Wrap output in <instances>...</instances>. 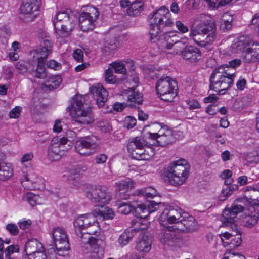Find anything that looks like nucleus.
I'll return each mask as SVG.
<instances>
[{
    "mask_svg": "<svg viewBox=\"0 0 259 259\" xmlns=\"http://www.w3.org/2000/svg\"><path fill=\"white\" fill-rule=\"evenodd\" d=\"M45 59H35L33 57L30 73L34 77L41 79H44L46 77L47 73L45 68Z\"/></svg>",
    "mask_w": 259,
    "mask_h": 259,
    "instance_id": "393cba45",
    "label": "nucleus"
},
{
    "mask_svg": "<svg viewBox=\"0 0 259 259\" xmlns=\"http://www.w3.org/2000/svg\"><path fill=\"white\" fill-rule=\"evenodd\" d=\"M134 183L130 178H125L115 183L116 200H127L130 195L128 193V189L134 187Z\"/></svg>",
    "mask_w": 259,
    "mask_h": 259,
    "instance_id": "f3484780",
    "label": "nucleus"
},
{
    "mask_svg": "<svg viewBox=\"0 0 259 259\" xmlns=\"http://www.w3.org/2000/svg\"><path fill=\"white\" fill-rule=\"evenodd\" d=\"M258 220L257 215H248L244 219V226L248 228H252L256 224Z\"/></svg>",
    "mask_w": 259,
    "mask_h": 259,
    "instance_id": "8fccbe9b",
    "label": "nucleus"
},
{
    "mask_svg": "<svg viewBox=\"0 0 259 259\" xmlns=\"http://www.w3.org/2000/svg\"><path fill=\"white\" fill-rule=\"evenodd\" d=\"M137 231L135 229L125 230L118 239V242L120 246H124L127 245L136 234Z\"/></svg>",
    "mask_w": 259,
    "mask_h": 259,
    "instance_id": "c9c22d12",
    "label": "nucleus"
},
{
    "mask_svg": "<svg viewBox=\"0 0 259 259\" xmlns=\"http://www.w3.org/2000/svg\"><path fill=\"white\" fill-rule=\"evenodd\" d=\"M246 63L257 62L259 61V43L252 39V41L245 51L243 58Z\"/></svg>",
    "mask_w": 259,
    "mask_h": 259,
    "instance_id": "b1692460",
    "label": "nucleus"
},
{
    "mask_svg": "<svg viewBox=\"0 0 259 259\" xmlns=\"http://www.w3.org/2000/svg\"><path fill=\"white\" fill-rule=\"evenodd\" d=\"M243 209L244 207L241 205L233 203L230 208H226L223 211L221 221L224 226H230L235 234H240L235 222L237 215L243 211Z\"/></svg>",
    "mask_w": 259,
    "mask_h": 259,
    "instance_id": "f8f14e48",
    "label": "nucleus"
},
{
    "mask_svg": "<svg viewBox=\"0 0 259 259\" xmlns=\"http://www.w3.org/2000/svg\"><path fill=\"white\" fill-rule=\"evenodd\" d=\"M131 157L138 160H148L153 156L151 149L145 147H139L135 151L129 153Z\"/></svg>",
    "mask_w": 259,
    "mask_h": 259,
    "instance_id": "c756f323",
    "label": "nucleus"
},
{
    "mask_svg": "<svg viewBox=\"0 0 259 259\" xmlns=\"http://www.w3.org/2000/svg\"><path fill=\"white\" fill-rule=\"evenodd\" d=\"M252 39L249 37L241 36L234 40L229 48L231 53L242 52L245 54V51L249 47Z\"/></svg>",
    "mask_w": 259,
    "mask_h": 259,
    "instance_id": "4be33fe9",
    "label": "nucleus"
},
{
    "mask_svg": "<svg viewBox=\"0 0 259 259\" xmlns=\"http://www.w3.org/2000/svg\"><path fill=\"white\" fill-rule=\"evenodd\" d=\"M51 84L48 85L50 89L57 88L62 82V79L60 76H57L51 79Z\"/></svg>",
    "mask_w": 259,
    "mask_h": 259,
    "instance_id": "680f3d73",
    "label": "nucleus"
},
{
    "mask_svg": "<svg viewBox=\"0 0 259 259\" xmlns=\"http://www.w3.org/2000/svg\"><path fill=\"white\" fill-rule=\"evenodd\" d=\"M178 84L174 78L163 75L156 83V91L158 97L166 102H172L178 95Z\"/></svg>",
    "mask_w": 259,
    "mask_h": 259,
    "instance_id": "423d86ee",
    "label": "nucleus"
},
{
    "mask_svg": "<svg viewBox=\"0 0 259 259\" xmlns=\"http://www.w3.org/2000/svg\"><path fill=\"white\" fill-rule=\"evenodd\" d=\"M174 22L170 19L169 10L163 6L154 11L150 19V40L152 42L159 39V35L162 32L166 33L167 28L171 27Z\"/></svg>",
    "mask_w": 259,
    "mask_h": 259,
    "instance_id": "f03ea898",
    "label": "nucleus"
},
{
    "mask_svg": "<svg viewBox=\"0 0 259 259\" xmlns=\"http://www.w3.org/2000/svg\"><path fill=\"white\" fill-rule=\"evenodd\" d=\"M15 68L20 74H24L28 70L30 73L32 68V63L29 64V67H27L26 62L23 61H19L16 64Z\"/></svg>",
    "mask_w": 259,
    "mask_h": 259,
    "instance_id": "49530a36",
    "label": "nucleus"
},
{
    "mask_svg": "<svg viewBox=\"0 0 259 259\" xmlns=\"http://www.w3.org/2000/svg\"><path fill=\"white\" fill-rule=\"evenodd\" d=\"M105 80L107 83L115 84L117 82L116 76L113 75V70L110 67L105 71Z\"/></svg>",
    "mask_w": 259,
    "mask_h": 259,
    "instance_id": "09e8293b",
    "label": "nucleus"
},
{
    "mask_svg": "<svg viewBox=\"0 0 259 259\" xmlns=\"http://www.w3.org/2000/svg\"><path fill=\"white\" fill-rule=\"evenodd\" d=\"M117 48V45L116 43H110L108 42H106L105 44V46L104 48V50L105 51L106 53H111L113 51H114Z\"/></svg>",
    "mask_w": 259,
    "mask_h": 259,
    "instance_id": "774afa93",
    "label": "nucleus"
},
{
    "mask_svg": "<svg viewBox=\"0 0 259 259\" xmlns=\"http://www.w3.org/2000/svg\"><path fill=\"white\" fill-rule=\"evenodd\" d=\"M232 0H206L210 7L212 8H218L220 6H224L228 4Z\"/></svg>",
    "mask_w": 259,
    "mask_h": 259,
    "instance_id": "3c124183",
    "label": "nucleus"
},
{
    "mask_svg": "<svg viewBox=\"0 0 259 259\" xmlns=\"http://www.w3.org/2000/svg\"><path fill=\"white\" fill-rule=\"evenodd\" d=\"M135 214L137 218L145 219L149 215V211L147 210V205L145 204H137L135 207Z\"/></svg>",
    "mask_w": 259,
    "mask_h": 259,
    "instance_id": "ea45409f",
    "label": "nucleus"
},
{
    "mask_svg": "<svg viewBox=\"0 0 259 259\" xmlns=\"http://www.w3.org/2000/svg\"><path fill=\"white\" fill-rule=\"evenodd\" d=\"M125 93L128 94V106L132 108H136L142 104V96L139 91H136V88L132 87L125 90Z\"/></svg>",
    "mask_w": 259,
    "mask_h": 259,
    "instance_id": "a878e982",
    "label": "nucleus"
},
{
    "mask_svg": "<svg viewBox=\"0 0 259 259\" xmlns=\"http://www.w3.org/2000/svg\"><path fill=\"white\" fill-rule=\"evenodd\" d=\"M183 210L178 207H169L165 208L159 217V222L163 226H167L169 224H176L180 222L183 215Z\"/></svg>",
    "mask_w": 259,
    "mask_h": 259,
    "instance_id": "4468645a",
    "label": "nucleus"
},
{
    "mask_svg": "<svg viewBox=\"0 0 259 259\" xmlns=\"http://www.w3.org/2000/svg\"><path fill=\"white\" fill-rule=\"evenodd\" d=\"M86 232H83L84 236H90V235H97L100 232V227L98 222H96L89 226L86 229Z\"/></svg>",
    "mask_w": 259,
    "mask_h": 259,
    "instance_id": "a18cd8bd",
    "label": "nucleus"
},
{
    "mask_svg": "<svg viewBox=\"0 0 259 259\" xmlns=\"http://www.w3.org/2000/svg\"><path fill=\"white\" fill-rule=\"evenodd\" d=\"M232 18L228 14H224L222 19L220 29L223 32L229 30L232 28Z\"/></svg>",
    "mask_w": 259,
    "mask_h": 259,
    "instance_id": "37998d69",
    "label": "nucleus"
},
{
    "mask_svg": "<svg viewBox=\"0 0 259 259\" xmlns=\"http://www.w3.org/2000/svg\"><path fill=\"white\" fill-rule=\"evenodd\" d=\"M98 127L104 133H107L112 130V126L107 121H100L98 122Z\"/></svg>",
    "mask_w": 259,
    "mask_h": 259,
    "instance_id": "603ef678",
    "label": "nucleus"
},
{
    "mask_svg": "<svg viewBox=\"0 0 259 259\" xmlns=\"http://www.w3.org/2000/svg\"><path fill=\"white\" fill-rule=\"evenodd\" d=\"M90 91L93 97L96 101L98 106L100 107L103 106L107 100L108 96V92L100 84L92 85Z\"/></svg>",
    "mask_w": 259,
    "mask_h": 259,
    "instance_id": "412c9836",
    "label": "nucleus"
},
{
    "mask_svg": "<svg viewBox=\"0 0 259 259\" xmlns=\"http://www.w3.org/2000/svg\"><path fill=\"white\" fill-rule=\"evenodd\" d=\"M242 242L241 236L240 234H234V237L230 239V241H227V244H230L233 247H238L239 246Z\"/></svg>",
    "mask_w": 259,
    "mask_h": 259,
    "instance_id": "6e6d98bb",
    "label": "nucleus"
},
{
    "mask_svg": "<svg viewBox=\"0 0 259 259\" xmlns=\"http://www.w3.org/2000/svg\"><path fill=\"white\" fill-rule=\"evenodd\" d=\"M99 12L94 6L88 7L85 11L82 12L78 19L79 25L83 31L92 30L94 28L95 21L98 18Z\"/></svg>",
    "mask_w": 259,
    "mask_h": 259,
    "instance_id": "ddd939ff",
    "label": "nucleus"
},
{
    "mask_svg": "<svg viewBox=\"0 0 259 259\" xmlns=\"http://www.w3.org/2000/svg\"><path fill=\"white\" fill-rule=\"evenodd\" d=\"M200 22L190 30V37L200 46L211 45L216 38V24L210 16L200 14L196 18Z\"/></svg>",
    "mask_w": 259,
    "mask_h": 259,
    "instance_id": "f257e3e1",
    "label": "nucleus"
},
{
    "mask_svg": "<svg viewBox=\"0 0 259 259\" xmlns=\"http://www.w3.org/2000/svg\"><path fill=\"white\" fill-rule=\"evenodd\" d=\"M68 181L75 188L78 189L81 187L83 185V182L81 180V175L79 167L71 171Z\"/></svg>",
    "mask_w": 259,
    "mask_h": 259,
    "instance_id": "473e14b6",
    "label": "nucleus"
},
{
    "mask_svg": "<svg viewBox=\"0 0 259 259\" xmlns=\"http://www.w3.org/2000/svg\"><path fill=\"white\" fill-rule=\"evenodd\" d=\"M161 203H157L154 201H149L147 205V210L149 211V214L158 209Z\"/></svg>",
    "mask_w": 259,
    "mask_h": 259,
    "instance_id": "4d7b16f0",
    "label": "nucleus"
},
{
    "mask_svg": "<svg viewBox=\"0 0 259 259\" xmlns=\"http://www.w3.org/2000/svg\"><path fill=\"white\" fill-rule=\"evenodd\" d=\"M244 198L247 202L255 207L259 206V190L252 186L245 188Z\"/></svg>",
    "mask_w": 259,
    "mask_h": 259,
    "instance_id": "bb28decb",
    "label": "nucleus"
},
{
    "mask_svg": "<svg viewBox=\"0 0 259 259\" xmlns=\"http://www.w3.org/2000/svg\"><path fill=\"white\" fill-rule=\"evenodd\" d=\"M197 224L194 217L184 212L182 218L176 228L177 230L183 232H192L197 229Z\"/></svg>",
    "mask_w": 259,
    "mask_h": 259,
    "instance_id": "aec40b11",
    "label": "nucleus"
},
{
    "mask_svg": "<svg viewBox=\"0 0 259 259\" xmlns=\"http://www.w3.org/2000/svg\"><path fill=\"white\" fill-rule=\"evenodd\" d=\"M226 65L215 68L209 77V89L224 94L233 84L235 73Z\"/></svg>",
    "mask_w": 259,
    "mask_h": 259,
    "instance_id": "7ed1b4c3",
    "label": "nucleus"
},
{
    "mask_svg": "<svg viewBox=\"0 0 259 259\" xmlns=\"http://www.w3.org/2000/svg\"><path fill=\"white\" fill-rule=\"evenodd\" d=\"M23 199L26 201L31 206H34L40 203V197L31 192L26 193L23 196Z\"/></svg>",
    "mask_w": 259,
    "mask_h": 259,
    "instance_id": "79ce46f5",
    "label": "nucleus"
},
{
    "mask_svg": "<svg viewBox=\"0 0 259 259\" xmlns=\"http://www.w3.org/2000/svg\"><path fill=\"white\" fill-rule=\"evenodd\" d=\"M99 148L98 139L94 135L80 138L75 143L76 152L80 155L89 156Z\"/></svg>",
    "mask_w": 259,
    "mask_h": 259,
    "instance_id": "9b49d317",
    "label": "nucleus"
},
{
    "mask_svg": "<svg viewBox=\"0 0 259 259\" xmlns=\"http://www.w3.org/2000/svg\"><path fill=\"white\" fill-rule=\"evenodd\" d=\"M38 247H41V244L36 239H32L28 241L25 246V251L26 252V256L31 255L33 254L35 255V258L38 255V253H42L39 251Z\"/></svg>",
    "mask_w": 259,
    "mask_h": 259,
    "instance_id": "2f4dec72",
    "label": "nucleus"
},
{
    "mask_svg": "<svg viewBox=\"0 0 259 259\" xmlns=\"http://www.w3.org/2000/svg\"><path fill=\"white\" fill-rule=\"evenodd\" d=\"M116 73L125 74L126 69L125 64L122 62H113L110 64V67Z\"/></svg>",
    "mask_w": 259,
    "mask_h": 259,
    "instance_id": "de8ad7c7",
    "label": "nucleus"
},
{
    "mask_svg": "<svg viewBox=\"0 0 259 259\" xmlns=\"http://www.w3.org/2000/svg\"><path fill=\"white\" fill-rule=\"evenodd\" d=\"M70 148V145L67 144V139L54 137L48 148V157L52 161L58 160Z\"/></svg>",
    "mask_w": 259,
    "mask_h": 259,
    "instance_id": "6e6552de",
    "label": "nucleus"
},
{
    "mask_svg": "<svg viewBox=\"0 0 259 259\" xmlns=\"http://www.w3.org/2000/svg\"><path fill=\"white\" fill-rule=\"evenodd\" d=\"M84 98L81 95H76L70 100L68 107L73 120L83 125L90 124L94 121L91 109L84 106Z\"/></svg>",
    "mask_w": 259,
    "mask_h": 259,
    "instance_id": "39448f33",
    "label": "nucleus"
},
{
    "mask_svg": "<svg viewBox=\"0 0 259 259\" xmlns=\"http://www.w3.org/2000/svg\"><path fill=\"white\" fill-rule=\"evenodd\" d=\"M177 29L182 33L188 32L189 28L187 25H184L181 21H177L176 24Z\"/></svg>",
    "mask_w": 259,
    "mask_h": 259,
    "instance_id": "338daca9",
    "label": "nucleus"
},
{
    "mask_svg": "<svg viewBox=\"0 0 259 259\" xmlns=\"http://www.w3.org/2000/svg\"><path fill=\"white\" fill-rule=\"evenodd\" d=\"M78 237L83 243L88 244L91 248L93 249L92 257H97V259H101L103 257V250L102 248L99 247L100 244L99 243V240L98 239L90 236H84L83 235H80Z\"/></svg>",
    "mask_w": 259,
    "mask_h": 259,
    "instance_id": "6ab92c4d",
    "label": "nucleus"
},
{
    "mask_svg": "<svg viewBox=\"0 0 259 259\" xmlns=\"http://www.w3.org/2000/svg\"><path fill=\"white\" fill-rule=\"evenodd\" d=\"M96 215L93 213L85 214L79 216L74 221V226L75 231L78 236L83 235V230L95 223L96 219Z\"/></svg>",
    "mask_w": 259,
    "mask_h": 259,
    "instance_id": "dca6fc26",
    "label": "nucleus"
},
{
    "mask_svg": "<svg viewBox=\"0 0 259 259\" xmlns=\"http://www.w3.org/2000/svg\"><path fill=\"white\" fill-rule=\"evenodd\" d=\"M83 189L85 196L92 202L104 204L111 199V193L105 186L87 184L84 185Z\"/></svg>",
    "mask_w": 259,
    "mask_h": 259,
    "instance_id": "0eeeda50",
    "label": "nucleus"
},
{
    "mask_svg": "<svg viewBox=\"0 0 259 259\" xmlns=\"http://www.w3.org/2000/svg\"><path fill=\"white\" fill-rule=\"evenodd\" d=\"M121 200H117L116 202L118 212L123 214H127L130 213L133 210V207L130 203L121 202Z\"/></svg>",
    "mask_w": 259,
    "mask_h": 259,
    "instance_id": "a19ab883",
    "label": "nucleus"
},
{
    "mask_svg": "<svg viewBox=\"0 0 259 259\" xmlns=\"http://www.w3.org/2000/svg\"><path fill=\"white\" fill-rule=\"evenodd\" d=\"M57 253L62 256H68L70 249L68 239L66 232L60 227L55 228L52 233Z\"/></svg>",
    "mask_w": 259,
    "mask_h": 259,
    "instance_id": "1a4fd4ad",
    "label": "nucleus"
},
{
    "mask_svg": "<svg viewBox=\"0 0 259 259\" xmlns=\"http://www.w3.org/2000/svg\"><path fill=\"white\" fill-rule=\"evenodd\" d=\"M231 189L229 186H226V187L222 190L221 194L219 196V199L220 201L225 200L230 195Z\"/></svg>",
    "mask_w": 259,
    "mask_h": 259,
    "instance_id": "13d9d810",
    "label": "nucleus"
},
{
    "mask_svg": "<svg viewBox=\"0 0 259 259\" xmlns=\"http://www.w3.org/2000/svg\"><path fill=\"white\" fill-rule=\"evenodd\" d=\"M94 215L97 217L102 218L103 219H111L115 215L113 210L108 207H103L102 205L100 207H96L94 210Z\"/></svg>",
    "mask_w": 259,
    "mask_h": 259,
    "instance_id": "f704fd0d",
    "label": "nucleus"
},
{
    "mask_svg": "<svg viewBox=\"0 0 259 259\" xmlns=\"http://www.w3.org/2000/svg\"><path fill=\"white\" fill-rule=\"evenodd\" d=\"M223 259H245V257L240 254H235L229 252L225 253Z\"/></svg>",
    "mask_w": 259,
    "mask_h": 259,
    "instance_id": "052dcab7",
    "label": "nucleus"
},
{
    "mask_svg": "<svg viewBox=\"0 0 259 259\" xmlns=\"http://www.w3.org/2000/svg\"><path fill=\"white\" fill-rule=\"evenodd\" d=\"M13 175L12 168L7 164L0 163V181L10 179Z\"/></svg>",
    "mask_w": 259,
    "mask_h": 259,
    "instance_id": "58836bf2",
    "label": "nucleus"
},
{
    "mask_svg": "<svg viewBox=\"0 0 259 259\" xmlns=\"http://www.w3.org/2000/svg\"><path fill=\"white\" fill-rule=\"evenodd\" d=\"M56 21H54V25L56 35L61 38L69 36L74 27V24L69 15L65 12H59L56 15Z\"/></svg>",
    "mask_w": 259,
    "mask_h": 259,
    "instance_id": "9d476101",
    "label": "nucleus"
},
{
    "mask_svg": "<svg viewBox=\"0 0 259 259\" xmlns=\"http://www.w3.org/2000/svg\"><path fill=\"white\" fill-rule=\"evenodd\" d=\"M40 6V5L33 3V1H24L20 8L21 14L20 19L26 22L33 21L38 14Z\"/></svg>",
    "mask_w": 259,
    "mask_h": 259,
    "instance_id": "2eb2a0df",
    "label": "nucleus"
},
{
    "mask_svg": "<svg viewBox=\"0 0 259 259\" xmlns=\"http://www.w3.org/2000/svg\"><path fill=\"white\" fill-rule=\"evenodd\" d=\"M163 129L164 127H162L160 123L155 122L151 124L147 127L148 131L145 134V137L147 139L156 140L161 130Z\"/></svg>",
    "mask_w": 259,
    "mask_h": 259,
    "instance_id": "72a5a7b5",
    "label": "nucleus"
},
{
    "mask_svg": "<svg viewBox=\"0 0 259 259\" xmlns=\"http://www.w3.org/2000/svg\"><path fill=\"white\" fill-rule=\"evenodd\" d=\"M151 248V240L146 235H142L138 239L136 248L137 250L143 252H148Z\"/></svg>",
    "mask_w": 259,
    "mask_h": 259,
    "instance_id": "7c9ffc66",
    "label": "nucleus"
},
{
    "mask_svg": "<svg viewBox=\"0 0 259 259\" xmlns=\"http://www.w3.org/2000/svg\"><path fill=\"white\" fill-rule=\"evenodd\" d=\"M136 125V119L132 117L127 116L125 118L124 123L123 126L127 129H131L133 128Z\"/></svg>",
    "mask_w": 259,
    "mask_h": 259,
    "instance_id": "5fc2aeb1",
    "label": "nucleus"
},
{
    "mask_svg": "<svg viewBox=\"0 0 259 259\" xmlns=\"http://www.w3.org/2000/svg\"><path fill=\"white\" fill-rule=\"evenodd\" d=\"M42 41L39 48L31 52V55L35 59H46L52 51L51 39L49 36L45 34V37H42Z\"/></svg>",
    "mask_w": 259,
    "mask_h": 259,
    "instance_id": "a211bd4d",
    "label": "nucleus"
},
{
    "mask_svg": "<svg viewBox=\"0 0 259 259\" xmlns=\"http://www.w3.org/2000/svg\"><path fill=\"white\" fill-rule=\"evenodd\" d=\"M245 159L249 163H257L259 162V155L256 151L250 152L247 154Z\"/></svg>",
    "mask_w": 259,
    "mask_h": 259,
    "instance_id": "864d4df0",
    "label": "nucleus"
},
{
    "mask_svg": "<svg viewBox=\"0 0 259 259\" xmlns=\"http://www.w3.org/2000/svg\"><path fill=\"white\" fill-rule=\"evenodd\" d=\"M143 3L142 0L134 1L127 10L129 16H135L138 15L143 10Z\"/></svg>",
    "mask_w": 259,
    "mask_h": 259,
    "instance_id": "e433bc0d",
    "label": "nucleus"
},
{
    "mask_svg": "<svg viewBox=\"0 0 259 259\" xmlns=\"http://www.w3.org/2000/svg\"><path fill=\"white\" fill-rule=\"evenodd\" d=\"M6 229L12 235H16L19 233V230L17 226L13 223L8 224L6 226Z\"/></svg>",
    "mask_w": 259,
    "mask_h": 259,
    "instance_id": "e2e57ef3",
    "label": "nucleus"
},
{
    "mask_svg": "<svg viewBox=\"0 0 259 259\" xmlns=\"http://www.w3.org/2000/svg\"><path fill=\"white\" fill-rule=\"evenodd\" d=\"M136 194L138 196H143L147 198H153L156 196V191L151 187H147L137 190Z\"/></svg>",
    "mask_w": 259,
    "mask_h": 259,
    "instance_id": "c03bdc74",
    "label": "nucleus"
},
{
    "mask_svg": "<svg viewBox=\"0 0 259 259\" xmlns=\"http://www.w3.org/2000/svg\"><path fill=\"white\" fill-rule=\"evenodd\" d=\"M163 170L165 181L175 186L182 185L189 173V165L187 161L183 159L170 163Z\"/></svg>",
    "mask_w": 259,
    "mask_h": 259,
    "instance_id": "20e7f679",
    "label": "nucleus"
},
{
    "mask_svg": "<svg viewBox=\"0 0 259 259\" xmlns=\"http://www.w3.org/2000/svg\"><path fill=\"white\" fill-rule=\"evenodd\" d=\"M19 247L18 245H10L5 249V257H9V255L14 252H19Z\"/></svg>",
    "mask_w": 259,
    "mask_h": 259,
    "instance_id": "bf43d9fd",
    "label": "nucleus"
},
{
    "mask_svg": "<svg viewBox=\"0 0 259 259\" xmlns=\"http://www.w3.org/2000/svg\"><path fill=\"white\" fill-rule=\"evenodd\" d=\"M179 236L176 232L168 229H163L159 234L160 241L164 245L173 246Z\"/></svg>",
    "mask_w": 259,
    "mask_h": 259,
    "instance_id": "c85d7f7f",
    "label": "nucleus"
},
{
    "mask_svg": "<svg viewBox=\"0 0 259 259\" xmlns=\"http://www.w3.org/2000/svg\"><path fill=\"white\" fill-rule=\"evenodd\" d=\"M145 144L143 140L139 137L133 138L128 142L127 149L128 153L135 151L139 147H145Z\"/></svg>",
    "mask_w": 259,
    "mask_h": 259,
    "instance_id": "4c0bfd02",
    "label": "nucleus"
},
{
    "mask_svg": "<svg viewBox=\"0 0 259 259\" xmlns=\"http://www.w3.org/2000/svg\"><path fill=\"white\" fill-rule=\"evenodd\" d=\"M175 139L172 132L165 126L161 130L155 141L158 145L165 146L174 142Z\"/></svg>",
    "mask_w": 259,
    "mask_h": 259,
    "instance_id": "cd10ccee",
    "label": "nucleus"
},
{
    "mask_svg": "<svg viewBox=\"0 0 259 259\" xmlns=\"http://www.w3.org/2000/svg\"><path fill=\"white\" fill-rule=\"evenodd\" d=\"M73 56L77 61L82 62L83 61V53L81 49H77L74 51Z\"/></svg>",
    "mask_w": 259,
    "mask_h": 259,
    "instance_id": "69168bd1",
    "label": "nucleus"
},
{
    "mask_svg": "<svg viewBox=\"0 0 259 259\" xmlns=\"http://www.w3.org/2000/svg\"><path fill=\"white\" fill-rule=\"evenodd\" d=\"M21 112V107L20 106H16L10 112V117L11 118H17L20 116Z\"/></svg>",
    "mask_w": 259,
    "mask_h": 259,
    "instance_id": "0e129e2a",
    "label": "nucleus"
},
{
    "mask_svg": "<svg viewBox=\"0 0 259 259\" xmlns=\"http://www.w3.org/2000/svg\"><path fill=\"white\" fill-rule=\"evenodd\" d=\"M184 59L190 62L195 63L201 59V52L199 49L193 46H186L181 51Z\"/></svg>",
    "mask_w": 259,
    "mask_h": 259,
    "instance_id": "5701e85b",
    "label": "nucleus"
}]
</instances>
